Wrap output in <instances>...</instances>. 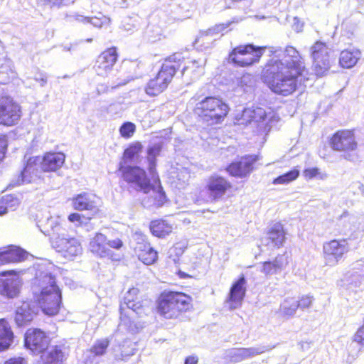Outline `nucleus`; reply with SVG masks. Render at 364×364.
Returning a JSON list of instances; mask_svg holds the SVG:
<instances>
[{
	"label": "nucleus",
	"mask_w": 364,
	"mask_h": 364,
	"mask_svg": "<svg viewBox=\"0 0 364 364\" xmlns=\"http://www.w3.org/2000/svg\"><path fill=\"white\" fill-rule=\"evenodd\" d=\"M269 52L272 57L282 53V58L269 59L262 70V77L274 93L289 96L310 80L305 59L295 47L287 46L283 50L272 47Z\"/></svg>",
	"instance_id": "f257e3e1"
},
{
	"label": "nucleus",
	"mask_w": 364,
	"mask_h": 364,
	"mask_svg": "<svg viewBox=\"0 0 364 364\" xmlns=\"http://www.w3.org/2000/svg\"><path fill=\"white\" fill-rule=\"evenodd\" d=\"M156 311L167 320H179L194 309L193 299L181 291L165 289L156 299Z\"/></svg>",
	"instance_id": "f03ea898"
},
{
	"label": "nucleus",
	"mask_w": 364,
	"mask_h": 364,
	"mask_svg": "<svg viewBox=\"0 0 364 364\" xmlns=\"http://www.w3.org/2000/svg\"><path fill=\"white\" fill-rule=\"evenodd\" d=\"M186 58L180 51L166 57L156 75L146 84V94L150 97H156L166 90Z\"/></svg>",
	"instance_id": "7ed1b4c3"
},
{
	"label": "nucleus",
	"mask_w": 364,
	"mask_h": 364,
	"mask_svg": "<svg viewBox=\"0 0 364 364\" xmlns=\"http://www.w3.org/2000/svg\"><path fill=\"white\" fill-rule=\"evenodd\" d=\"M191 100L196 103L193 113L209 125L222 124L229 114L230 107L220 96L208 95L200 100L199 96L195 95Z\"/></svg>",
	"instance_id": "20e7f679"
},
{
	"label": "nucleus",
	"mask_w": 364,
	"mask_h": 364,
	"mask_svg": "<svg viewBox=\"0 0 364 364\" xmlns=\"http://www.w3.org/2000/svg\"><path fill=\"white\" fill-rule=\"evenodd\" d=\"M38 286L40 290L33 294L35 304L46 315H57L62 306V294L55 278L46 274L38 279Z\"/></svg>",
	"instance_id": "39448f33"
},
{
	"label": "nucleus",
	"mask_w": 364,
	"mask_h": 364,
	"mask_svg": "<svg viewBox=\"0 0 364 364\" xmlns=\"http://www.w3.org/2000/svg\"><path fill=\"white\" fill-rule=\"evenodd\" d=\"M124 301L127 307L120 308V325L129 332H136L139 326L135 318L144 310L139 289L136 287L130 288L124 297Z\"/></svg>",
	"instance_id": "423d86ee"
},
{
	"label": "nucleus",
	"mask_w": 364,
	"mask_h": 364,
	"mask_svg": "<svg viewBox=\"0 0 364 364\" xmlns=\"http://www.w3.org/2000/svg\"><path fill=\"white\" fill-rule=\"evenodd\" d=\"M267 46L240 44L229 52L227 60L236 68H250L259 63Z\"/></svg>",
	"instance_id": "0eeeda50"
},
{
	"label": "nucleus",
	"mask_w": 364,
	"mask_h": 364,
	"mask_svg": "<svg viewBox=\"0 0 364 364\" xmlns=\"http://www.w3.org/2000/svg\"><path fill=\"white\" fill-rule=\"evenodd\" d=\"M329 45L324 41L318 40L311 46L309 54L312 62L311 68L313 74L317 78L326 76L334 65Z\"/></svg>",
	"instance_id": "6e6552de"
},
{
	"label": "nucleus",
	"mask_w": 364,
	"mask_h": 364,
	"mask_svg": "<svg viewBox=\"0 0 364 364\" xmlns=\"http://www.w3.org/2000/svg\"><path fill=\"white\" fill-rule=\"evenodd\" d=\"M117 171L122 182L144 193L150 192L151 188V178L148 177L146 170L142 167L137 165H126L119 162Z\"/></svg>",
	"instance_id": "1a4fd4ad"
},
{
	"label": "nucleus",
	"mask_w": 364,
	"mask_h": 364,
	"mask_svg": "<svg viewBox=\"0 0 364 364\" xmlns=\"http://www.w3.org/2000/svg\"><path fill=\"white\" fill-rule=\"evenodd\" d=\"M328 144L334 151L342 152L347 160H351V153L358 150V144L353 129H342L329 138Z\"/></svg>",
	"instance_id": "9d476101"
},
{
	"label": "nucleus",
	"mask_w": 364,
	"mask_h": 364,
	"mask_svg": "<svg viewBox=\"0 0 364 364\" xmlns=\"http://www.w3.org/2000/svg\"><path fill=\"white\" fill-rule=\"evenodd\" d=\"M267 118V112L263 108L247 107L236 116L235 123L240 126H247L254 122L257 125V134H267L271 127Z\"/></svg>",
	"instance_id": "9b49d317"
},
{
	"label": "nucleus",
	"mask_w": 364,
	"mask_h": 364,
	"mask_svg": "<svg viewBox=\"0 0 364 364\" xmlns=\"http://www.w3.org/2000/svg\"><path fill=\"white\" fill-rule=\"evenodd\" d=\"M124 247V242L120 238L108 240L107 236L101 232H97L90 242V251L97 257H107L117 260L112 250H119Z\"/></svg>",
	"instance_id": "f8f14e48"
},
{
	"label": "nucleus",
	"mask_w": 364,
	"mask_h": 364,
	"mask_svg": "<svg viewBox=\"0 0 364 364\" xmlns=\"http://www.w3.org/2000/svg\"><path fill=\"white\" fill-rule=\"evenodd\" d=\"M205 191L210 201L217 202L232 193L233 185L225 176L213 173L206 180Z\"/></svg>",
	"instance_id": "ddd939ff"
},
{
	"label": "nucleus",
	"mask_w": 364,
	"mask_h": 364,
	"mask_svg": "<svg viewBox=\"0 0 364 364\" xmlns=\"http://www.w3.org/2000/svg\"><path fill=\"white\" fill-rule=\"evenodd\" d=\"M259 160L256 154H246L230 162L226 167V172L232 177L243 178L249 176L255 168Z\"/></svg>",
	"instance_id": "4468645a"
},
{
	"label": "nucleus",
	"mask_w": 364,
	"mask_h": 364,
	"mask_svg": "<svg viewBox=\"0 0 364 364\" xmlns=\"http://www.w3.org/2000/svg\"><path fill=\"white\" fill-rule=\"evenodd\" d=\"M51 339L39 328H29L24 334V346L34 353L40 354L48 349Z\"/></svg>",
	"instance_id": "2eb2a0df"
},
{
	"label": "nucleus",
	"mask_w": 364,
	"mask_h": 364,
	"mask_svg": "<svg viewBox=\"0 0 364 364\" xmlns=\"http://www.w3.org/2000/svg\"><path fill=\"white\" fill-rule=\"evenodd\" d=\"M118 58V48L115 46L107 48L97 55L93 68L98 75H107L112 70Z\"/></svg>",
	"instance_id": "dca6fc26"
},
{
	"label": "nucleus",
	"mask_w": 364,
	"mask_h": 364,
	"mask_svg": "<svg viewBox=\"0 0 364 364\" xmlns=\"http://www.w3.org/2000/svg\"><path fill=\"white\" fill-rule=\"evenodd\" d=\"M348 251L349 247L346 239L331 240L323 246L324 258L333 264H337Z\"/></svg>",
	"instance_id": "f3484780"
},
{
	"label": "nucleus",
	"mask_w": 364,
	"mask_h": 364,
	"mask_svg": "<svg viewBox=\"0 0 364 364\" xmlns=\"http://www.w3.org/2000/svg\"><path fill=\"white\" fill-rule=\"evenodd\" d=\"M21 117V107L13 100H5L0 102V124L13 126Z\"/></svg>",
	"instance_id": "a211bd4d"
},
{
	"label": "nucleus",
	"mask_w": 364,
	"mask_h": 364,
	"mask_svg": "<svg viewBox=\"0 0 364 364\" xmlns=\"http://www.w3.org/2000/svg\"><path fill=\"white\" fill-rule=\"evenodd\" d=\"M40 354V364H66L70 350L64 344H57Z\"/></svg>",
	"instance_id": "6ab92c4d"
},
{
	"label": "nucleus",
	"mask_w": 364,
	"mask_h": 364,
	"mask_svg": "<svg viewBox=\"0 0 364 364\" xmlns=\"http://www.w3.org/2000/svg\"><path fill=\"white\" fill-rule=\"evenodd\" d=\"M30 254L19 246L9 245L0 248V265L26 261Z\"/></svg>",
	"instance_id": "aec40b11"
},
{
	"label": "nucleus",
	"mask_w": 364,
	"mask_h": 364,
	"mask_svg": "<svg viewBox=\"0 0 364 364\" xmlns=\"http://www.w3.org/2000/svg\"><path fill=\"white\" fill-rule=\"evenodd\" d=\"M53 247L57 252L66 258L77 256L82 250L80 241L75 237L57 238L53 243Z\"/></svg>",
	"instance_id": "412c9836"
},
{
	"label": "nucleus",
	"mask_w": 364,
	"mask_h": 364,
	"mask_svg": "<svg viewBox=\"0 0 364 364\" xmlns=\"http://www.w3.org/2000/svg\"><path fill=\"white\" fill-rule=\"evenodd\" d=\"M65 161V155L61 151H46L41 156L40 168L43 172H56Z\"/></svg>",
	"instance_id": "4be33fe9"
},
{
	"label": "nucleus",
	"mask_w": 364,
	"mask_h": 364,
	"mask_svg": "<svg viewBox=\"0 0 364 364\" xmlns=\"http://www.w3.org/2000/svg\"><path fill=\"white\" fill-rule=\"evenodd\" d=\"M263 240L266 246H270L274 249L282 248L287 240L283 224L281 222L272 224L267 230Z\"/></svg>",
	"instance_id": "5701e85b"
},
{
	"label": "nucleus",
	"mask_w": 364,
	"mask_h": 364,
	"mask_svg": "<svg viewBox=\"0 0 364 364\" xmlns=\"http://www.w3.org/2000/svg\"><path fill=\"white\" fill-rule=\"evenodd\" d=\"M95 198V195L85 192L77 194L71 199L72 206L78 211L87 210L91 212L90 214L98 216L100 210L96 204Z\"/></svg>",
	"instance_id": "b1692460"
},
{
	"label": "nucleus",
	"mask_w": 364,
	"mask_h": 364,
	"mask_svg": "<svg viewBox=\"0 0 364 364\" xmlns=\"http://www.w3.org/2000/svg\"><path fill=\"white\" fill-rule=\"evenodd\" d=\"M138 259L146 265L154 264L158 259L157 251L146 240H142L136 243L134 248Z\"/></svg>",
	"instance_id": "393cba45"
},
{
	"label": "nucleus",
	"mask_w": 364,
	"mask_h": 364,
	"mask_svg": "<svg viewBox=\"0 0 364 364\" xmlns=\"http://www.w3.org/2000/svg\"><path fill=\"white\" fill-rule=\"evenodd\" d=\"M245 279L243 275L239 277L231 286L227 301L230 309L239 306L245 296Z\"/></svg>",
	"instance_id": "a878e982"
},
{
	"label": "nucleus",
	"mask_w": 364,
	"mask_h": 364,
	"mask_svg": "<svg viewBox=\"0 0 364 364\" xmlns=\"http://www.w3.org/2000/svg\"><path fill=\"white\" fill-rule=\"evenodd\" d=\"M36 313L33 309L32 305L29 301H23L15 311L14 321L18 326H25L30 324Z\"/></svg>",
	"instance_id": "bb28decb"
},
{
	"label": "nucleus",
	"mask_w": 364,
	"mask_h": 364,
	"mask_svg": "<svg viewBox=\"0 0 364 364\" xmlns=\"http://www.w3.org/2000/svg\"><path fill=\"white\" fill-rule=\"evenodd\" d=\"M151 176L153 183H151L150 191H152V193L149 197V199L153 206L156 208L161 207L167 203L168 198L161 185L159 176Z\"/></svg>",
	"instance_id": "cd10ccee"
},
{
	"label": "nucleus",
	"mask_w": 364,
	"mask_h": 364,
	"mask_svg": "<svg viewBox=\"0 0 364 364\" xmlns=\"http://www.w3.org/2000/svg\"><path fill=\"white\" fill-rule=\"evenodd\" d=\"M15 335L9 321L0 318V352L9 350L14 342Z\"/></svg>",
	"instance_id": "c85d7f7f"
},
{
	"label": "nucleus",
	"mask_w": 364,
	"mask_h": 364,
	"mask_svg": "<svg viewBox=\"0 0 364 364\" xmlns=\"http://www.w3.org/2000/svg\"><path fill=\"white\" fill-rule=\"evenodd\" d=\"M361 56V52L358 48H346L340 52L338 65L341 68L350 69L353 68Z\"/></svg>",
	"instance_id": "c756f323"
},
{
	"label": "nucleus",
	"mask_w": 364,
	"mask_h": 364,
	"mask_svg": "<svg viewBox=\"0 0 364 364\" xmlns=\"http://www.w3.org/2000/svg\"><path fill=\"white\" fill-rule=\"evenodd\" d=\"M288 263V257L279 254L273 260L263 262L261 272L265 275H272L282 270Z\"/></svg>",
	"instance_id": "7c9ffc66"
},
{
	"label": "nucleus",
	"mask_w": 364,
	"mask_h": 364,
	"mask_svg": "<svg viewBox=\"0 0 364 364\" xmlns=\"http://www.w3.org/2000/svg\"><path fill=\"white\" fill-rule=\"evenodd\" d=\"M149 230L154 236L164 238L172 232L173 226L168 220L159 218L150 222Z\"/></svg>",
	"instance_id": "2f4dec72"
},
{
	"label": "nucleus",
	"mask_w": 364,
	"mask_h": 364,
	"mask_svg": "<svg viewBox=\"0 0 364 364\" xmlns=\"http://www.w3.org/2000/svg\"><path fill=\"white\" fill-rule=\"evenodd\" d=\"M181 53L187 58L181 67L182 68L181 71L182 75H193L198 74L203 70L205 65V60L203 58H198L197 59H190V58L186 55L185 53L183 52Z\"/></svg>",
	"instance_id": "473e14b6"
},
{
	"label": "nucleus",
	"mask_w": 364,
	"mask_h": 364,
	"mask_svg": "<svg viewBox=\"0 0 364 364\" xmlns=\"http://www.w3.org/2000/svg\"><path fill=\"white\" fill-rule=\"evenodd\" d=\"M144 146L139 141H133L128 144V146L124 149L122 161L124 164L127 162H130L137 159L143 151Z\"/></svg>",
	"instance_id": "72a5a7b5"
},
{
	"label": "nucleus",
	"mask_w": 364,
	"mask_h": 364,
	"mask_svg": "<svg viewBox=\"0 0 364 364\" xmlns=\"http://www.w3.org/2000/svg\"><path fill=\"white\" fill-rule=\"evenodd\" d=\"M162 149L161 144H156L148 147L146 150L148 170L151 176L159 175L156 170V158L160 155Z\"/></svg>",
	"instance_id": "f704fd0d"
},
{
	"label": "nucleus",
	"mask_w": 364,
	"mask_h": 364,
	"mask_svg": "<svg viewBox=\"0 0 364 364\" xmlns=\"http://www.w3.org/2000/svg\"><path fill=\"white\" fill-rule=\"evenodd\" d=\"M264 353V350L256 348H241L231 355L232 361L237 363Z\"/></svg>",
	"instance_id": "c9c22d12"
},
{
	"label": "nucleus",
	"mask_w": 364,
	"mask_h": 364,
	"mask_svg": "<svg viewBox=\"0 0 364 364\" xmlns=\"http://www.w3.org/2000/svg\"><path fill=\"white\" fill-rule=\"evenodd\" d=\"M110 343L111 341L109 338L97 339L88 351L93 357H101L107 353Z\"/></svg>",
	"instance_id": "e433bc0d"
},
{
	"label": "nucleus",
	"mask_w": 364,
	"mask_h": 364,
	"mask_svg": "<svg viewBox=\"0 0 364 364\" xmlns=\"http://www.w3.org/2000/svg\"><path fill=\"white\" fill-rule=\"evenodd\" d=\"M20 294V289L18 285L8 280L0 281V294L9 298L13 299L17 297Z\"/></svg>",
	"instance_id": "4c0bfd02"
},
{
	"label": "nucleus",
	"mask_w": 364,
	"mask_h": 364,
	"mask_svg": "<svg viewBox=\"0 0 364 364\" xmlns=\"http://www.w3.org/2000/svg\"><path fill=\"white\" fill-rule=\"evenodd\" d=\"M18 204V199L12 195L4 196L0 199V215L6 214L9 210H14Z\"/></svg>",
	"instance_id": "58836bf2"
},
{
	"label": "nucleus",
	"mask_w": 364,
	"mask_h": 364,
	"mask_svg": "<svg viewBox=\"0 0 364 364\" xmlns=\"http://www.w3.org/2000/svg\"><path fill=\"white\" fill-rule=\"evenodd\" d=\"M97 216H95V214H90L88 215H85L79 213H72L68 217V220L69 222L73 223L77 227H82L87 225L91 220L96 218Z\"/></svg>",
	"instance_id": "ea45409f"
},
{
	"label": "nucleus",
	"mask_w": 364,
	"mask_h": 364,
	"mask_svg": "<svg viewBox=\"0 0 364 364\" xmlns=\"http://www.w3.org/2000/svg\"><path fill=\"white\" fill-rule=\"evenodd\" d=\"M299 176V170L294 168L289 171L275 178L272 183L273 184H287L295 181Z\"/></svg>",
	"instance_id": "a19ab883"
},
{
	"label": "nucleus",
	"mask_w": 364,
	"mask_h": 364,
	"mask_svg": "<svg viewBox=\"0 0 364 364\" xmlns=\"http://www.w3.org/2000/svg\"><path fill=\"white\" fill-rule=\"evenodd\" d=\"M36 171L37 168L34 164L28 161L21 173V178L22 182L26 183H31L36 176Z\"/></svg>",
	"instance_id": "79ce46f5"
},
{
	"label": "nucleus",
	"mask_w": 364,
	"mask_h": 364,
	"mask_svg": "<svg viewBox=\"0 0 364 364\" xmlns=\"http://www.w3.org/2000/svg\"><path fill=\"white\" fill-rule=\"evenodd\" d=\"M136 127L135 124L131 122H124L119 129L120 136L126 139L132 138L136 132Z\"/></svg>",
	"instance_id": "37998d69"
},
{
	"label": "nucleus",
	"mask_w": 364,
	"mask_h": 364,
	"mask_svg": "<svg viewBox=\"0 0 364 364\" xmlns=\"http://www.w3.org/2000/svg\"><path fill=\"white\" fill-rule=\"evenodd\" d=\"M296 305L294 301L285 300L282 304L280 310L283 314L287 316H291L294 314L297 310Z\"/></svg>",
	"instance_id": "c03bdc74"
},
{
	"label": "nucleus",
	"mask_w": 364,
	"mask_h": 364,
	"mask_svg": "<svg viewBox=\"0 0 364 364\" xmlns=\"http://www.w3.org/2000/svg\"><path fill=\"white\" fill-rule=\"evenodd\" d=\"M313 296L309 295L301 296L298 301H294L297 309H309L313 302Z\"/></svg>",
	"instance_id": "a18cd8bd"
},
{
	"label": "nucleus",
	"mask_w": 364,
	"mask_h": 364,
	"mask_svg": "<svg viewBox=\"0 0 364 364\" xmlns=\"http://www.w3.org/2000/svg\"><path fill=\"white\" fill-rule=\"evenodd\" d=\"M58 226V223L53 218H49L45 221L44 223L41 224L42 231L45 233H49L50 230H53L55 228Z\"/></svg>",
	"instance_id": "49530a36"
},
{
	"label": "nucleus",
	"mask_w": 364,
	"mask_h": 364,
	"mask_svg": "<svg viewBox=\"0 0 364 364\" xmlns=\"http://www.w3.org/2000/svg\"><path fill=\"white\" fill-rule=\"evenodd\" d=\"M8 148V141L6 135H0V164L4 161L6 150Z\"/></svg>",
	"instance_id": "de8ad7c7"
},
{
	"label": "nucleus",
	"mask_w": 364,
	"mask_h": 364,
	"mask_svg": "<svg viewBox=\"0 0 364 364\" xmlns=\"http://www.w3.org/2000/svg\"><path fill=\"white\" fill-rule=\"evenodd\" d=\"M319 174V170L318 168H306L304 171V176L306 179H312L316 177Z\"/></svg>",
	"instance_id": "09e8293b"
},
{
	"label": "nucleus",
	"mask_w": 364,
	"mask_h": 364,
	"mask_svg": "<svg viewBox=\"0 0 364 364\" xmlns=\"http://www.w3.org/2000/svg\"><path fill=\"white\" fill-rule=\"evenodd\" d=\"M3 364H26V361L21 357H13L4 361Z\"/></svg>",
	"instance_id": "8fccbe9b"
},
{
	"label": "nucleus",
	"mask_w": 364,
	"mask_h": 364,
	"mask_svg": "<svg viewBox=\"0 0 364 364\" xmlns=\"http://www.w3.org/2000/svg\"><path fill=\"white\" fill-rule=\"evenodd\" d=\"M43 5H49L50 6H60L65 0H41Z\"/></svg>",
	"instance_id": "3c124183"
},
{
	"label": "nucleus",
	"mask_w": 364,
	"mask_h": 364,
	"mask_svg": "<svg viewBox=\"0 0 364 364\" xmlns=\"http://www.w3.org/2000/svg\"><path fill=\"white\" fill-rule=\"evenodd\" d=\"M177 276L182 279H191L193 278V275L190 273L185 272L181 269H178L176 272Z\"/></svg>",
	"instance_id": "603ef678"
},
{
	"label": "nucleus",
	"mask_w": 364,
	"mask_h": 364,
	"mask_svg": "<svg viewBox=\"0 0 364 364\" xmlns=\"http://www.w3.org/2000/svg\"><path fill=\"white\" fill-rule=\"evenodd\" d=\"M198 358L196 355H189L185 358L184 364H198Z\"/></svg>",
	"instance_id": "864d4df0"
},
{
	"label": "nucleus",
	"mask_w": 364,
	"mask_h": 364,
	"mask_svg": "<svg viewBox=\"0 0 364 364\" xmlns=\"http://www.w3.org/2000/svg\"><path fill=\"white\" fill-rule=\"evenodd\" d=\"M18 272L14 269L5 270L0 272V277H6V276H17Z\"/></svg>",
	"instance_id": "5fc2aeb1"
},
{
	"label": "nucleus",
	"mask_w": 364,
	"mask_h": 364,
	"mask_svg": "<svg viewBox=\"0 0 364 364\" xmlns=\"http://www.w3.org/2000/svg\"><path fill=\"white\" fill-rule=\"evenodd\" d=\"M172 252H174L175 254L176 255L178 253V251L180 252V253H182L183 252V250H181V248H177V247H173L171 249Z\"/></svg>",
	"instance_id": "6e6d98bb"
},
{
	"label": "nucleus",
	"mask_w": 364,
	"mask_h": 364,
	"mask_svg": "<svg viewBox=\"0 0 364 364\" xmlns=\"http://www.w3.org/2000/svg\"><path fill=\"white\" fill-rule=\"evenodd\" d=\"M194 269H195V267H192V268L189 269L188 270H189L190 272H191V271H193V270H194Z\"/></svg>",
	"instance_id": "4d7b16f0"
},
{
	"label": "nucleus",
	"mask_w": 364,
	"mask_h": 364,
	"mask_svg": "<svg viewBox=\"0 0 364 364\" xmlns=\"http://www.w3.org/2000/svg\"><path fill=\"white\" fill-rule=\"evenodd\" d=\"M170 257H173V255H172V252L170 255Z\"/></svg>",
	"instance_id": "13d9d810"
},
{
	"label": "nucleus",
	"mask_w": 364,
	"mask_h": 364,
	"mask_svg": "<svg viewBox=\"0 0 364 364\" xmlns=\"http://www.w3.org/2000/svg\"><path fill=\"white\" fill-rule=\"evenodd\" d=\"M173 260L176 262V259L175 258H173Z\"/></svg>",
	"instance_id": "bf43d9fd"
}]
</instances>
